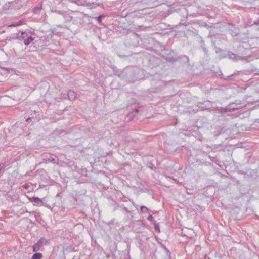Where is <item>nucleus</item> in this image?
<instances>
[{"mask_svg": "<svg viewBox=\"0 0 259 259\" xmlns=\"http://www.w3.org/2000/svg\"><path fill=\"white\" fill-rule=\"evenodd\" d=\"M31 32L29 30L25 31H19L16 34L15 39L19 41H23L26 46H28L35 39L34 37L31 36Z\"/></svg>", "mask_w": 259, "mask_h": 259, "instance_id": "f257e3e1", "label": "nucleus"}, {"mask_svg": "<svg viewBox=\"0 0 259 259\" xmlns=\"http://www.w3.org/2000/svg\"><path fill=\"white\" fill-rule=\"evenodd\" d=\"M76 12V16L71 17L73 23L83 26L90 23L89 17L87 15L78 11Z\"/></svg>", "mask_w": 259, "mask_h": 259, "instance_id": "f03ea898", "label": "nucleus"}, {"mask_svg": "<svg viewBox=\"0 0 259 259\" xmlns=\"http://www.w3.org/2000/svg\"><path fill=\"white\" fill-rule=\"evenodd\" d=\"M49 240H47L44 237H41L36 243L33 246V251L34 252H37L39 251L41 247L48 243Z\"/></svg>", "mask_w": 259, "mask_h": 259, "instance_id": "7ed1b4c3", "label": "nucleus"}, {"mask_svg": "<svg viewBox=\"0 0 259 259\" xmlns=\"http://www.w3.org/2000/svg\"><path fill=\"white\" fill-rule=\"evenodd\" d=\"M46 158L44 159V160H45V163L52 162L54 164L57 163L58 162V159H56L54 155H51L50 154H46Z\"/></svg>", "mask_w": 259, "mask_h": 259, "instance_id": "20e7f679", "label": "nucleus"}, {"mask_svg": "<svg viewBox=\"0 0 259 259\" xmlns=\"http://www.w3.org/2000/svg\"><path fill=\"white\" fill-rule=\"evenodd\" d=\"M42 9V4H40L32 9V13L35 16H38Z\"/></svg>", "mask_w": 259, "mask_h": 259, "instance_id": "39448f33", "label": "nucleus"}, {"mask_svg": "<svg viewBox=\"0 0 259 259\" xmlns=\"http://www.w3.org/2000/svg\"><path fill=\"white\" fill-rule=\"evenodd\" d=\"M45 198L42 199H40L37 197H33L32 198H29V200L30 202H33L35 203L34 205H39L40 203L42 202V201L44 200Z\"/></svg>", "mask_w": 259, "mask_h": 259, "instance_id": "423d86ee", "label": "nucleus"}, {"mask_svg": "<svg viewBox=\"0 0 259 259\" xmlns=\"http://www.w3.org/2000/svg\"><path fill=\"white\" fill-rule=\"evenodd\" d=\"M76 93L73 91L69 90L67 94V96L70 101H73L76 98Z\"/></svg>", "mask_w": 259, "mask_h": 259, "instance_id": "0eeeda50", "label": "nucleus"}, {"mask_svg": "<svg viewBox=\"0 0 259 259\" xmlns=\"http://www.w3.org/2000/svg\"><path fill=\"white\" fill-rule=\"evenodd\" d=\"M24 24V22L22 20H20L18 22L13 23V24H11L9 26L10 27H17L21 25H23Z\"/></svg>", "mask_w": 259, "mask_h": 259, "instance_id": "6e6552de", "label": "nucleus"}, {"mask_svg": "<svg viewBox=\"0 0 259 259\" xmlns=\"http://www.w3.org/2000/svg\"><path fill=\"white\" fill-rule=\"evenodd\" d=\"M42 257V255L41 253L36 252L34 253L31 259H41Z\"/></svg>", "mask_w": 259, "mask_h": 259, "instance_id": "1a4fd4ad", "label": "nucleus"}, {"mask_svg": "<svg viewBox=\"0 0 259 259\" xmlns=\"http://www.w3.org/2000/svg\"><path fill=\"white\" fill-rule=\"evenodd\" d=\"M154 230L157 233H160V226L159 224L158 223H156V222H154Z\"/></svg>", "mask_w": 259, "mask_h": 259, "instance_id": "9d476101", "label": "nucleus"}, {"mask_svg": "<svg viewBox=\"0 0 259 259\" xmlns=\"http://www.w3.org/2000/svg\"><path fill=\"white\" fill-rule=\"evenodd\" d=\"M149 211V209L145 206L141 207V211L143 213H146Z\"/></svg>", "mask_w": 259, "mask_h": 259, "instance_id": "9b49d317", "label": "nucleus"}, {"mask_svg": "<svg viewBox=\"0 0 259 259\" xmlns=\"http://www.w3.org/2000/svg\"><path fill=\"white\" fill-rule=\"evenodd\" d=\"M182 233H183L184 236H187L188 237H189V238H191L192 237L191 235H189V234H187V233H186V232L187 231H192L191 230H189V229L186 228L185 230L182 229Z\"/></svg>", "mask_w": 259, "mask_h": 259, "instance_id": "f8f14e48", "label": "nucleus"}, {"mask_svg": "<svg viewBox=\"0 0 259 259\" xmlns=\"http://www.w3.org/2000/svg\"><path fill=\"white\" fill-rule=\"evenodd\" d=\"M160 244L161 247L166 251L167 255L169 256L170 252H169V250H168V249L166 247V246L162 243H160Z\"/></svg>", "mask_w": 259, "mask_h": 259, "instance_id": "ddd939ff", "label": "nucleus"}, {"mask_svg": "<svg viewBox=\"0 0 259 259\" xmlns=\"http://www.w3.org/2000/svg\"><path fill=\"white\" fill-rule=\"evenodd\" d=\"M17 2L15 0L12 2H9L6 5H12L13 7L16 6L17 4Z\"/></svg>", "mask_w": 259, "mask_h": 259, "instance_id": "4468645a", "label": "nucleus"}, {"mask_svg": "<svg viewBox=\"0 0 259 259\" xmlns=\"http://www.w3.org/2000/svg\"><path fill=\"white\" fill-rule=\"evenodd\" d=\"M105 15H99V16H98L96 19L97 20H98V21L100 23H102V18H104L105 17Z\"/></svg>", "mask_w": 259, "mask_h": 259, "instance_id": "2eb2a0df", "label": "nucleus"}, {"mask_svg": "<svg viewBox=\"0 0 259 259\" xmlns=\"http://www.w3.org/2000/svg\"><path fill=\"white\" fill-rule=\"evenodd\" d=\"M130 38L132 40H137L138 39V36L136 34L133 33V34H132V35Z\"/></svg>", "mask_w": 259, "mask_h": 259, "instance_id": "dca6fc26", "label": "nucleus"}, {"mask_svg": "<svg viewBox=\"0 0 259 259\" xmlns=\"http://www.w3.org/2000/svg\"><path fill=\"white\" fill-rule=\"evenodd\" d=\"M147 220L149 221H152L153 220V217L152 215L149 214L147 218Z\"/></svg>", "mask_w": 259, "mask_h": 259, "instance_id": "f3484780", "label": "nucleus"}, {"mask_svg": "<svg viewBox=\"0 0 259 259\" xmlns=\"http://www.w3.org/2000/svg\"><path fill=\"white\" fill-rule=\"evenodd\" d=\"M33 119V117H29L26 119V122H30L32 121V119Z\"/></svg>", "mask_w": 259, "mask_h": 259, "instance_id": "a211bd4d", "label": "nucleus"}, {"mask_svg": "<svg viewBox=\"0 0 259 259\" xmlns=\"http://www.w3.org/2000/svg\"><path fill=\"white\" fill-rule=\"evenodd\" d=\"M129 45L130 46H134V47H135V46H137V44H134V43H129Z\"/></svg>", "mask_w": 259, "mask_h": 259, "instance_id": "6ab92c4d", "label": "nucleus"}, {"mask_svg": "<svg viewBox=\"0 0 259 259\" xmlns=\"http://www.w3.org/2000/svg\"><path fill=\"white\" fill-rule=\"evenodd\" d=\"M29 187V185L28 184H25L24 185V188L25 189H28V188Z\"/></svg>", "mask_w": 259, "mask_h": 259, "instance_id": "aec40b11", "label": "nucleus"}, {"mask_svg": "<svg viewBox=\"0 0 259 259\" xmlns=\"http://www.w3.org/2000/svg\"><path fill=\"white\" fill-rule=\"evenodd\" d=\"M66 97H67V94H63V96H62V97H63V98H64V99H66Z\"/></svg>", "mask_w": 259, "mask_h": 259, "instance_id": "412c9836", "label": "nucleus"}, {"mask_svg": "<svg viewBox=\"0 0 259 259\" xmlns=\"http://www.w3.org/2000/svg\"><path fill=\"white\" fill-rule=\"evenodd\" d=\"M55 12H56V13H60V12H59V11H55Z\"/></svg>", "mask_w": 259, "mask_h": 259, "instance_id": "4be33fe9", "label": "nucleus"}]
</instances>
